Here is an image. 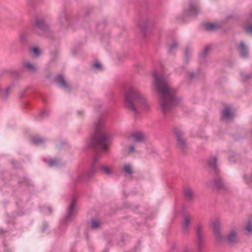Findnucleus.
<instances>
[{"label":"nucleus","mask_w":252,"mask_h":252,"mask_svg":"<svg viewBox=\"0 0 252 252\" xmlns=\"http://www.w3.org/2000/svg\"><path fill=\"white\" fill-rule=\"evenodd\" d=\"M204 28L207 31H214L217 29L218 25L213 23H207L204 25Z\"/></svg>","instance_id":"c85d7f7f"},{"label":"nucleus","mask_w":252,"mask_h":252,"mask_svg":"<svg viewBox=\"0 0 252 252\" xmlns=\"http://www.w3.org/2000/svg\"><path fill=\"white\" fill-rule=\"evenodd\" d=\"M131 137L134 142H140L145 140L146 136L143 132L137 131L131 134Z\"/></svg>","instance_id":"f3484780"},{"label":"nucleus","mask_w":252,"mask_h":252,"mask_svg":"<svg viewBox=\"0 0 252 252\" xmlns=\"http://www.w3.org/2000/svg\"><path fill=\"white\" fill-rule=\"evenodd\" d=\"M32 0H29L30 1H32Z\"/></svg>","instance_id":"09e8293b"},{"label":"nucleus","mask_w":252,"mask_h":252,"mask_svg":"<svg viewBox=\"0 0 252 252\" xmlns=\"http://www.w3.org/2000/svg\"><path fill=\"white\" fill-rule=\"evenodd\" d=\"M240 74H241L242 79L243 81H246V80H248L249 78H250V77L249 75L243 72L241 73Z\"/></svg>","instance_id":"58836bf2"},{"label":"nucleus","mask_w":252,"mask_h":252,"mask_svg":"<svg viewBox=\"0 0 252 252\" xmlns=\"http://www.w3.org/2000/svg\"><path fill=\"white\" fill-rule=\"evenodd\" d=\"M145 26H143L142 25H140V27H141L143 29L145 28L144 27L148 25V24L149 23V19H145Z\"/></svg>","instance_id":"37998d69"},{"label":"nucleus","mask_w":252,"mask_h":252,"mask_svg":"<svg viewBox=\"0 0 252 252\" xmlns=\"http://www.w3.org/2000/svg\"><path fill=\"white\" fill-rule=\"evenodd\" d=\"M247 234H252V221H249L246 226Z\"/></svg>","instance_id":"2f4dec72"},{"label":"nucleus","mask_w":252,"mask_h":252,"mask_svg":"<svg viewBox=\"0 0 252 252\" xmlns=\"http://www.w3.org/2000/svg\"><path fill=\"white\" fill-rule=\"evenodd\" d=\"M189 76L191 79L194 78L195 76V73L194 72H189L188 73Z\"/></svg>","instance_id":"79ce46f5"},{"label":"nucleus","mask_w":252,"mask_h":252,"mask_svg":"<svg viewBox=\"0 0 252 252\" xmlns=\"http://www.w3.org/2000/svg\"><path fill=\"white\" fill-rule=\"evenodd\" d=\"M196 244L197 252H203L204 245V228L201 224H198L196 228Z\"/></svg>","instance_id":"0eeeda50"},{"label":"nucleus","mask_w":252,"mask_h":252,"mask_svg":"<svg viewBox=\"0 0 252 252\" xmlns=\"http://www.w3.org/2000/svg\"><path fill=\"white\" fill-rule=\"evenodd\" d=\"M20 40L22 42H25L27 40V35L25 33L22 32L19 36Z\"/></svg>","instance_id":"4c0bfd02"},{"label":"nucleus","mask_w":252,"mask_h":252,"mask_svg":"<svg viewBox=\"0 0 252 252\" xmlns=\"http://www.w3.org/2000/svg\"><path fill=\"white\" fill-rule=\"evenodd\" d=\"M189 8L188 10L189 14H192L196 16L200 12V8L196 0H190L189 3Z\"/></svg>","instance_id":"ddd939ff"},{"label":"nucleus","mask_w":252,"mask_h":252,"mask_svg":"<svg viewBox=\"0 0 252 252\" xmlns=\"http://www.w3.org/2000/svg\"><path fill=\"white\" fill-rule=\"evenodd\" d=\"M184 195L187 199H192L194 196L193 190L190 188H186L184 189Z\"/></svg>","instance_id":"393cba45"},{"label":"nucleus","mask_w":252,"mask_h":252,"mask_svg":"<svg viewBox=\"0 0 252 252\" xmlns=\"http://www.w3.org/2000/svg\"><path fill=\"white\" fill-rule=\"evenodd\" d=\"M48 209H49V211L50 212V213L51 214L52 213L51 208V207H49Z\"/></svg>","instance_id":"de8ad7c7"},{"label":"nucleus","mask_w":252,"mask_h":252,"mask_svg":"<svg viewBox=\"0 0 252 252\" xmlns=\"http://www.w3.org/2000/svg\"><path fill=\"white\" fill-rule=\"evenodd\" d=\"M48 116V112L46 110H42L39 113V115L37 116L36 119L38 120H41L42 119L47 117Z\"/></svg>","instance_id":"c756f323"},{"label":"nucleus","mask_w":252,"mask_h":252,"mask_svg":"<svg viewBox=\"0 0 252 252\" xmlns=\"http://www.w3.org/2000/svg\"><path fill=\"white\" fill-rule=\"evenodd\" d=\"M183 252H190V251L188 248H186Z\"/></svg>","instance_id":"49530a36"},{"label":"nucleus","mask_w":252,"mask_h":252,"mask_svg":"<svg viewBox=\"0 0 252 252\" xmlns=\"http://www.w3.org/2000/svg\"><path fill=\"white\" fill-rule=\"evenodd\" d=\"M48 227V225L46 223H44L43 224V227H42V231H44L46 230V229Z\"/></svg>","instance_id":"a18cd8bd"},{"label":"nucleus","mask_w":252,"mask_h":252,"mask_svg":"<svg viewBox=\"0 0 252 252\" xmlns=\"http://www.w3.org/2000/svg\"><path fill=\"white\" fill-rule=\"evenodd\" d=\"M59 164V161L56 159H51L49 162V166L50 167L58 166Z\"/></svg>","instance_id":"f704fd0d"},{"label":"nucleus","mask_w":252,"mask_h":252,"mask_svg":"<svg viewBox=\"0 0 252 252\" xmlns=\"http://www.w3.org/2000/svg\"><path fill=\"white\" fill-rule=\"evenodd\" d=\"M90 223L91 228L94 230L100 229L102 224L101 221L94 218H93L91 220Z\"/></svg>","instance_id":"4be33fe9"},{"label":"nucleus","mask_w":252,"mask_h":252,"mask_svg":"<svg viewBox=\"0 0 252 252\" xmlns=\"http://www.w3.org/2000/svg\"><path fill=\"white\" fill-rule=\"evenodd\" d=\"M210 186L215 188L218 190H223L227 188L222 179L219 176L215 177L212 181L209 182Z\"/></svg>","instance_id":"9d476101"},{"label":"nucleus","mask_w":252,"mask_h":252,"mask_svg":"<svg viewBox=\"0 0 252 252\" xmlns=\"http://www.w3.org/2000/svg\"><path fill=\"white\" fill-rule=\"evenodd\" d=\"M191 218L189 216H185L184 217L183 221L182 222V229L184 234H186L190 230V222Z\"/></svg>","instance_id":"2eb2a0df"},{"label":"nucleus","mask_w":252,"mask_h":252,"mask_svg":"<svg viewBox=\"0 0 252 252\" xmlns=\"http://www.w3.org/2000/svg\"><path fill=\"white\" fill-rule=\"evenodd\" d=\"M178 47V43L175 40L173 41L172 44L169 45L168 52L171 53L173 50L176 49Z\"/></svg>","instance_id":"473e14b6"},{"label":"nucleus","mask_w":252,"mask_h":252,"mask_svg":"<svg viewBox=\"0 0 252 252\" xmlns=\"http://www.w3.org/2000/svg\"><path fill=\"white\" fill-rule=\"evenodd\" d=\"M125 105L126 107L135 115L138 113V106L141 105L145 111L150 109L146 97L136 89L130 87L125 92Z\"/></svg>","instance_id":"7ed1b4c3"},{"label":"nucleus","mask_w":252,"mask_h":252,"mask_svg":"<svg viewBox=\"0 0 252 252\" xmlns=\"http://www.w3.org/2000/svg\"><path fill=\"white\" fill-rule=\"evenodd\" d=\"M31 141L34 144L38 145L44 143L45 139L38 136H34L32 138Z\"/></svg>","instance_id":"a878e982"},{"label":"nucleus","mask_w":252,"mask_h":252,"mask_svg":"<svg viewBox=\"0 0 252 252\" xmlns=\"http://www.w3.org/2000/svg\"><path fill=\"white\" fill-rule=\"evenodd\" d=\"M215 232V235L216 240L218 242H220L222 240V236L221 235L220 231H216Z\"/></svg>","instance_id":"72a5a7b5"},{"label":"nucleus","mask_w":252,"mask_h":252,"mask_svg":"<svg viewBox=\"0 0 252 252\" xmlns=\"http://www.w3.org/2000/svg\"><path fill=\"white\" fill-rule=\"evenodd\" d=\"M10 87H7L4 89L0 86V97L4 100L8 99L10 94Z\"/></svg>","instance_id":"412c9836"},{"label":"nucleus","mask_w":252,"mask_h":252,"mask_svg":"<svg viewBox=\"0 0 252 252\" xmlns=\"http://www.w3.org/2000/svg\"><path fill=\"white\" fill-rule=\"evenodd\" d=\"M101 155L100 153H95L92 160V165L87 173L84 174L83 173H78L74 179L75 183H80L84 180L89 179L91 176L94 175L96 171V167L95 164L97 161L100 159Z\"/></svg>","instance_id":"20e7f679"},{"label":"nucleus","mask_w":252,"mask_h":252,"mask_svg":"<svg viewBox=\"0 0 252 252\" xmlns=\"http://www.w3.org/2000/svg\"><path fill=\"white\" fill-rule=\"evenodd\" d=\"M94 133L87 141L86 145L96 150L100 149L107 151V145L112 140V136L103 129V123L101 119H97L94 123Z\"/></svg>","instance_id":"f03ea898"},{"label":"nucleus","mask_w":252,"mask_h":252,"mask_svg":"<svg viewBox=\"0 0 252 252\" xmlns=\"http://www.w3.org/2000/svg\"><path fill=\"white\" fill-rule=\"evenodd\" d=\"M174 132L176 137L178 146L182 150H184L186 148L187 144L184 138L183 133L178 128H175Z\"/></svg>","instance_id":"1a4fd4ad"},{"label":"nucleus","mask_w":252,"mask_h":252,"mask_svg":"<svg viewBox=\"0 0 252 252\" xmlns=\"http://www.w3.org/2000/svg\"><path fill=\"white\" fill-rule=\"evenodd\" d=\"M210 50V47L207 46L205 48L204 50L199 54V57L200 60L204 59L207 55V53Z\"/></svg>","instance_id":"7c9ffc66"},{"label":"nucleus","mask_w":252,"mask_h":252,"mask_svg":"<svg viewBox=\"0 0 252 252\" xmlns=\"http://www.w3.org/2000/svg\"><path fill=\"white\" fill-rule=\"evenodd\" d=\"M191 49L189 47H187L185 49V59L186 61H188L189 59L190 55Z\"/></svg>","instance_id":"c9c22d12"},{"label":"nucleus","mask_w":252,"mask_h":252,"mask_svg":"<svg viewBox=\"0 0 252 252\" xmlns=\"http://www.w3.org/2000/svg\"><path fill=\"white\" fill-rule=\"evenodd\" d=\"M49 31V26L43 17H37L35 18L32 28V32L34 33L42 35Z\"/></svg>","instance_id":"39448f33"},{"label":"nucleus","mask_w":252,"mask_h":252,"mask_svg":"<svg viewBox=\"0 0 252 252\" xmlns=\"http://www.w3.org/2000/svg\"><path fill=\"white\" fill-rule=\"evenodd\" d=\"M217 158L216 157H211L208 161V166L216 173H218V168L217 165Z\"/></svg>","instance_id":"a211bd4d"},{"label":"nucleus","mask_w":252,"mask_h":252,"mask_svg":"<svg viewBox=\"0 0 252 252\" xmlns=\"http://www.w3.org/2000/svg\"><path fill=\"white\" fill-rule=\"evenodd\" d=\"M211 225L213 228L214 232L219 231L220 230V220L215 219L211 221Z\"/></svg>","instance_id":"5701e85b"},{"label":"nucleus","mask_w":252,"mask_h":252,"mask_svg":"<svg viewBox=\"0 0 252 252\" xmlns=\"http://www.w3.org/2000/svg\"><path fill=\"white\" fill-rule=\"evenodd\" d=\"M32 49L35 56L38 57L40 55V50L38 48L36 47H32Z\"/></svg>","instance_id":"e433bc0d"},{"label":"nucleus","mask_w":252,"mask_h":252,"mask_svg":"<svg viewBox=\"0 0 252 252\" xmlns=\"http://www.w3.org/2000/svg\"><path fill=\"white\" fill-rule=\"evenodd\" d=\"M23 66L24 69L32 73H35L38 69L36 65L28 61L24 62Z\"/></svg>","instance_id":"dca6fc26"},{"label":"nucleus","mask_w":252,"mask_h":252,"mask_svg":"<svg viewBox=\"0 0 252 252\" xmlns=\"http://www.w3.org/2000/svg\"><path fill=\"white\" fill-rule=\"evenodd\" d=\"M77 212V204L75 198H72L68 205L66 214L65 215L63 220L65 223H69L73 220L76 216Z\"/></svg>","instance_id":"423d86ee"},{"label":"nucleus","mask_w":252,"mask_h":252,"mask_svg":"<svg viewBox=\"0 0 252 252\" xmlns=\"http://www.w3.org/2000/svg\"><path fill=\"white\" fill-rule=\"evenodd\" d=\"M237 49L239 52L240 56L243 59H247L249 56V50L247 46L242 41L237 46Z\"/></svg>","instance_id":"f8f14e48"},{"label":"nucleus","mask_w":252,"mask_h":252,"mask_svg":"<svg viewBox=\"0 0 252 252\" xmlns=\"http://www.w3.org/2000/svg\"><path fill=\"white\" fill-rule=\"evenodd\" d=\"M227 240L230 244H234L237 242V233L235 230L231 231L227 235Z\"/></svg>","instance_id":"6ab92c4d"},{"label":"nucleus","mask_w":252,"mask_h":252,"mask_svg":"<svg viewBox=\"0 0 252 252\" xmlns=\"http://www.w3.org/2000/svg\"><path fill=\"white\" fill-rule=\"evenodd\" d=\"M246 177H247L246 175L244 176V178L245 180H246V183L249 184V181H250L251 180V176L250 175L248 176L249 179H248V180L246 179Z\"/></svg>","instance_id":"c03bdc74"},{"label":"nucleus","mask_w":252,"mask_h":252,"mask_svg":"<svg viewBox=\"0 0 252 252\" xmlns=\"http://www.w3.org/2000/svg\"><path fill=\"white\" fill-rule=\"evenodd\" d=\"M210 186L215 188L218 190H223L227 188L222 179L219 176L215 177L212 181L209 182Z\"/></svg>","instance_id":"9b49d317"},{"label":"nucleus","mask_w":252,"mask_h":252,"mask_svg":"<svg viewBox=\"0 0 252 252\" xmlns=\"http://www.w3.org/2000/svg\"><path fill=\"white\" fill-rule=\"evenodd\" d=\"M74 22L73 18L65 11H62L59 15L58 24L62 27L66 28Z\"/></svg>","instance_id":"6e6552de"},{"label":"nucleus","mask_w":252,"mask_h":252,"mask_svg":"<svg viewBox=\"0 0 252 252\" xmlns=\"http://www.w3.org/2000/svg\"><path fill=\"white\" fill-rule=\"evenodd\" d=\"M234 115L231 109L227 106H225L221 111V119L222 120L231 121L233 119Z\"/></svg>","instance_id":"4468645a"},{"label":"nucleus","mask_w":252,"mask_h":252,"mask_svg":"<svg viewBox=\"0 0 252 252\" xmlns=\"http://www.w3.org/2000/svg\"><path fill=\"white\" fill-rule=\"evenodd\" d=\"M123 171L128 175H131L133 173V170L131 165L128 163H125L123 166Z\"/></svg>","instance_id":"cd10ccee"},{"label":"nucleus","mask_w":252,"mask_h":252,"mask_svg":"<svg viewBox=\"0 0 252 252\" xmlns=\"http://www.w3.org/2000/svg\"><path fill=\"white\" fill-rule=\"evenodd\" d=\"M128 150L127 151V153L128 154H131V153H133L135 150V147L133 145H129L128 146Z\"/></svg>","instance_id":"ea45409f"},{"label":"nucleus","mask_w":252,"mask_h":252,"mask_svg":"<svg viewBox=\"0 0 252 252\" xmlns=\"http://www.w3.org/2000/svg\"><path fill=\"white\" fill-rule=\"evenodd\" d=\"M93 66L96 69H101L102 65L101 63H96L93 64Z\"/></svg>","instance_id":"a19ab883"},{"label":"nucleus","mask_w":252,"mask_h":252,"mask_svg":"<svg viewBox=\"0 0 252 252\" xmlns=\"http://www.w3.org/2000/svg\"><path fill=\"white\" fill-rule=\"evenodd\" d=\"M154 87L160 97L159 106L164 115L170 113L180 102L175 90L171 87L167 79L157 71L153 73Z\"/></svg>","instance_id":"f257e3e1"},{"label":"nucleus","mask_w":252,"mask_h":252,"mask_svg":"<svg viewBox=\"0 0 252 252\" xmlns=\"http://www.w3.org/2000/svg\"><path fill=\"white\" fill-rule=\"evenodd\" d=\"M100 169L107 176H110L112 174V170L108 166L101 165Z\"/></svg>","instance_id":"bb28decb"},{"label":"nucleus","mask_w":252,"mask_h":252,"mask_svg":"<svg viewBox=\"0 0 252 252\" xmlns=\"http://www.w3.org/2000/svg\"><path fill=\"white\" fill-rule=\"evenodd\" d=\"M55 81L60 87L68 89V84L62 75H58L55 79Z\"/></svg>","instance_id":"aec40b11"},{"label":"nucleus","mask_w":252,"mask_h":252,"mask_svg":"<svg viewBox=\"0 0 252 252\" xmlns=\"http://www.w3.org/2000/svg\"><path fill=\"white\" fill-rule=\"evenodd\" d=\"M248 22V25L245 27V31L252 35V12L250 14Z\"/></svg>","instance_id":"b1692460"}]
</instances>
